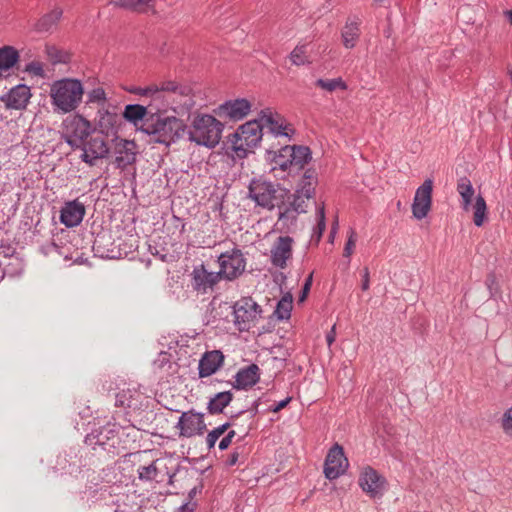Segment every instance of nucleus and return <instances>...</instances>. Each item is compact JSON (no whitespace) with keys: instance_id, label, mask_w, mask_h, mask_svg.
Returning <instances> with one entry per match:
<instances>
[{"instance_id":"nucleus-54","label":"nucleus","mask_w":512,"mask_h":512,"mask_svg":"<svg viewBox=\"0 0 512 512\" xmlns=\"http://www.w3.org/2000/svg\"><path fill=\"white\" fill-rule=\"evenodd\" d=\"M370 287V272H369V269L368 267H365L363 270H362V284H361V289L363 291H367Z\"/></svg>"},{"instance_id":"nucleus-60","label":"nucleus","mask_w":512,"mask_h":512,"mask_svg":"<svg viewBox=\"0 0 512 512\" xmlns=\"http://www.w3.org/2000/svg\"><path fill=\"white\" fill-rule=\"evenodd\" d=\"M202 488H203V485L202 484H199L198 486H195L193 487L189 493H188V498H189V501H192L193 498L196 496L197 493H200L202 491Z\"/></svg>"},{"instance_id":"nucleus-50","label":"nucleus","mask_w":512,"mask_h":512,"mask_svg":"<svg viewBox=\"0 0 512 512\" xmlns=\"http://www.w3.org/2000/svg\"><path fill=\"white\" fill-rule=\"evenodd\" d=\"M312 282H313V273H311L306 279H305V282H304V285L302 287V290H301V293L298 297V302H304L308 296V293L311 289V286H312Z\"/></svg>"},{"instance_id":"nucleus-32","label":"nucleus","mask_w":512,"mask_h":512,"mask_svg":"<svg viewBox=\"0 0 512 512\" xmlns=\"http://www.w3.org/2000/svg\"><path fill=\"white\" fill-rule=\"evenodd\" d=\"M154 0H114L111 4L117 8L126 9L137 13H146L149 8L153 7L151 3Z\"/></svg>"},{"instance_id":"nucleus-16","label":"nucleus","mask_w":512,"mask_h":512,"mask_svg":"<svg viewBox=\"0 0 512 512\" xmlns=\"http://www.w3.org/2000/svg\"><path fill=\"white\" fill-rule=\"evenodd\" d=\"M177 428H179L182 437L190 438L201 435L206 430L204 415L192 410L183 412L177 423Z\"/></svg>"},{"instance_id":"nucleus-59","label":"nucleus","mask_w":512,"mask_h":512,"mask_svg":"<svg viewBox=\"0 0 512 512\" xmlns=\"http://www.w3.org/2000/svg\"><path fill=\"white\" fill-rule=\"evenodd\" d=\"M239 457H240V453H239L237 450L233 451V452L229 455V457H228V459H227V461H226V464H227L228 466H234V465L238 462Z\"/></svg>"},{"instance_id":"nucleus-22","label":"nucleus","mask_w":512,"mask_h":512,"mask_svg":"<svg viewBox=\"0 0 512 512\" xmlns=\"http://www.w3.org/2000/svg\"><path fill=\"white\" fill-rule=\"evenodd\" d=\"M85 215V206L77 199L66 202L61 209L60 221L66 227L71 228L79 225Z\"/></svg>"},{"instance_id":"nucleus-35","label":"nucleus","mask_w":512,"mask_h":512,"mask_svg":"<svg viewBox=\"0 0 512 512\" xmlns=\"http://www.w3.org/2000/svg\"><path fill=\"white\" fill-rule=\"evenodd\" d=\"M470 209L473 210V223L477 227L483 226L487 220V205L484 197L480 194L476 196L475 203L471 204Z\"/></svg>"},{"instance_id":"nucleus-58","label":"nucleus","mask_w":512,"mask_h":512,"mask_svg":"<svg viewBox=\"0 0 512 512\" xmlns=\"http://www.w3.org/2000/svg\"><path fill=\"white\" fill-rule=\"evenodd\" d=\"M336 339V325L334 324L331 330L326 334V341L328 346L330 347Z\"/></svg>"},{"instance_id":"nucleus-1","label":"nucleus","mask_w":512,"mask_h":512,"mask_svg":"<svg viewBox=\"0 0 512 512\" xmlns=\"http://www.w3.org/2000/svg\"><path fill=\"white\" fill-rule=\"evenodd\" d=\"M164 106L154 108L139 130L152 136L155 142L169 145L184 135L186 125L183 120L163 113Z\"/></svg>"},{"instance_id":"nucleus-38","label":"nucleus","mask_w":512,"mask_h":512,"mask_svg":"<svg viewBox=\"0 0 512 512\" xmlns=\"http://www.w3.org/2000/svg\"><path fill=\"white\" fill-rule=\"evenodd\" d=\"M19 59L18 51L12 46L0 48V69L8 70L12 68Z\"/></svg>"},{"instance_id":"nucleus-62","label":"nucleus","mask_w":512,"mask_h":512,"mask_svg":"<svg viewBox=\"0 0 512 512\" xmlns=\"http://www.w3.org/2000/svg\"><path fill=\"white\" fill-rule=\"evenodd\" d=\"M1 249H2L4 256H6V257H9V256L13 255V253H14V250L10 246L1 245Z\"/></svg>"},{"instance_id":"nucleus-45","label":"nucleus","mask_w":512,"mask_h":512,"mask_svg":"<svg viewBox=\"0 0 512 512\" xmlns=\"http://www.w3.org/2000/svg\"><path fill=\"white\" fill-rule=\"evenodd\" d=\"M158 475V468L156 461L152 462L148 466H141L138 468V477L142 481L155 480Z\"/></svg>"},{"instance_id":"nucleus-27","label":"nucleus","mask_w":512,"mask_h":512,"mask_svg":"<svg viewBox=\"0 0 512 512\" xmlns=\"http://www.w3.org/2000/svg\"><path fill=\"white\" fill-rule=\"evenodd\" d=\"M260 379V369L256 364L240 369L235 375V389H247L255 385Z\"/></svg>"},{"instance_id":"nucleus-29","label":"nucleus","mask_w":512,"mask_h":512,"mask_svg":"<svg viewBox=\"0 0 512 512\" xmlns=\"http://www.w3.org/2000/svg\"><path fill=\"white\" fill-rule=\"evenodd\" d=\"M276 207L278 210L288 209L298 212H307L308 202L304 200V197L299 196V194L291 193L287 190L285 197H281L277 201Z\"/></svg>"},{"instance_id":"nucleus-3","label":"nucleus","mask_w":512,"mask_h":512,"mask_svg":"<svg viewBox=\"0 0 512 512\" xmlns=\"http://www.w3.org/2000/svg\"><path fill=\"white\" fill-rule=\"evenodd\" d=\"M262 125L258 119L248 121L228 137V148L233 157L244 159L253 152L263 137Z\"/></svg>"},{"instance_id":"nucleus-47","label":"nucleus","mask_w":512,"mask_h":512,"mask_svg":"<svg viewBox=\"0 0 512 512\" xmlns=\"http://www.w3.org/2000/svg\"><path fill=\"white\" fill-rule=\"evenodd\" d=\"M356 240H357L356 232L353 229H350L349 235H348V239L346 241V244H345V247H344V251H343V255L345 257L349 258L353 254V251H354V248H355V244H356Z\"/></svg>"},{"instance_id":"nucleus-64","label":"nucleus","mask_w":512,"mask_h":512,"mask_svg":"<svg viewBox=\"0 0 512 512\" xmlns=\"http://www.w3.org/2000/svg\"><path fill=\"white\" fill-rule=\"evenodd\" d=\"M206 443H207L208 449L210 450V449L214 448L216 441L213 439L211 440L210 437L207 436Z\"/></svg>"},{"instance_id":"nucleus-53","label":"nucleus","mask_w":512,"mask_h":512,"mask_svg":"<svg viewBox=\"0 0 512 512\" xmlns=\"http://www.w3.org/2000/svg\"><path fill=\"white\" fill-rule=\"evenodd\" d=\"M235 435H236V433L234 430L228 431L227 434L219 442V449L226 450L231 445L232 440L235 437Z\"/></svg>"},{"instance_id":"nucleus-4","label":"nucleus","mask_w":512,"mask_h":512,"mask_svg":"<svg viewBox=\"0 0 512 512\" xmlns=\"http://www.w3.org/2000/svg\"><path fill=\"white\" fill-rule=\"evenodd\" d=\"M224 125L209 114L197 115L189 129L188 138L198 145L214 148L220 141Z\"/></svg>"},{"instance_id":"nucleus-61","label":"nucleus","mask_w":512,"mask_h":512,"mask_svg":"<svg viewBox=\"0 0 512 512\" xmlns=\"http://www.w3.org/2000/svg\"><path fill=\"white\" fill-rule=\"evenodd\" d=\"M337 229H338V220L336 219L331 227V231H330V235H329V239L330 241H333L334 237H335V234L337 232Z\"/></svg>"},{"instance_id":"nucleus-31","label":"nucleus","mask_w":512,"mask_h":512,"mask_svg":"<svg viewBox=\"0 0 512 512\" xmlns=\"http://www.w3.org/2000/svg\"><path fill=\"white\" fill-rule=\"evenodd\" d=\"M233 400L231 391H224L215 394L207 404V410L210 414H220Z\"/></svg>"},{"instance_id":"nucleus-34","label":"nucleus","mask_w":512,"mask_h":512,"mask_svg":"<svg viewBox=\"0 0 512 512\" xmlns=\"http://www.w3.org/2000/svg\"><path fill=\"white\" fill-rule=\"evenodd\" d=\"M63 11L60 8H55L51 12L42 16L35 25L38 32L50 31L62 17Z\"/></svg>"},{"instance_id":"nucleus-17","label":"nucleus","mask_w":512,"mask_h":512,"mask_svg":"<svg viewBox=\"0 0 512 512\" xmlns=\"http://www.w3.org/2000/svg\"><path fill=\"white\" fill-rule=\"evenodd\" d=\"M251 110V103L244 98L229 100L221 104L216 114L221 118L238 121L243 119Z\"/></svg>"},{"instance_id":"nucleus-52","label":"nucleus","mask_w":512,"mask_h":512,"mask_svg":"<svg viewBox=\"0 0 512 512\" xmlns=\"http://www.w3.org/2000/svg\"><path fill=\"white\" fill-rule=\"evenodd\" d=\"M25 71L31 72L36 76H42L44 73L43 66L40 62L33 61L26 65Z\"/></svg>"},{"instance_id":"nucleus-43","label":"nucleus","mask_w":512,"mask_h":512,"mask_svg":"<svg viewBox=\"0 0 512 512\" xmlns=\"http://www.w3.org/2000/svg\"><path fill=\"white\" fill-rule=\"evenodd\" d=\"M150 88H151V90H156V91H151L148 94L147 97H150L151 101L147 105H153L154 108H156L157 106L165 105L163 107V113H166L167 109L170 106V102L166 99L165 94H163L158 89V85H156V84H151Z\"/></svg>"},{"instance_id":"nucleus-39","label":"nucleus","mask_w":512,"mask_h":512,"mask_svg":"<svg viewBox=\"0 0 512 512\" xmlns=\"http://www.w3.org/2000/svg\"><path fill=\"white\" fill-rule=\"evenodd\" d=\"M158 89L163 93H172L180 96H189L191 88L187 85L179 84L176 81L167 80L158 85Z\"/></svg>"},{"instance_id":"nucleus-44","label":"nucleus","mask_w":512,"mask_h":512,"mask_svg":"<svg viewBox=\"0 0 512 512\" xmlns=\"http://www.w3.org/2000/svg\"><path fill=\"white\" fill-rule=\"evenodd\" d=\"M317 225L313 229L312 239H315L316 243H318L322 235L326 229V218H325V207L324 204L317 207L316 211Z\"/></svg>"},{"instance_id":"nucleus-55","label":"nucleus","mask_w":512,"mask_h":512,"mask_svg":"<svg viewBox=\"0 0 512 512\" xmlns=\"http://www.w3.org/2000/svg\"><path fill=\"white\" fill-rule=\"evenodd\" d=\"M291 400H292V398H291V397H287V398H285L284 400H282V401L278 402L277 404H275V405L271 406V407L269 408V410H270L271 412H273V413H277V412H279L280 410L284 409V408H285V407L290 403V401H291Z\"/></svg>"},{"instance_id":"nucleus-14","label":"nucleus","mask_w":512,"mask_h":512,"mask_svg":"<svg viewBox=\"0 0 512 512\" xmlns=\"http://www.w3.org/2000/svg\"><path fill=\"white\" fill-rule=\"evenodd\" d=\"M116 109V107L99 109L96 126L93 129L106 137L116 136L122 124V117L116 112Z\"/></svg>"},{"instance_id":"nucleus-6","label":"nucleus","mask_w":512,"mask_h":512,"mask_svg":"<svg viewBox=\"0 0 512 512\" xmlns=\"http://www.w3.org/2000/svg\"><path fill=\"white\" fill-rule=\"evenodd\" d=\"M93 131L90 121L80 114L68 116L62 122V139L72 149L82 147Z\"/></svg>"},{"instance_id":"nucleus-13","label":"nucleus","mask_w":512,"mask_h":512,"mask_svg":"<svg viewBox=\"0 0 512 512\" xmlns=\"http://www.w3.org/2000/svg\"><path fill=\"white\" fill-rule=\"evenodd\" d=\"M432 179H426L415 192L412 203V214L417 220L425 218L431 210L432 206Z\"/></svg>"},{"instance_id":"nucleus-23","label":"nucleus","mask_w":512,"mask_h":512,"mask_svg":"<svg viewBox=\"0 0 512 512\" xmlns=\"http://www.w3.org/2000/svg\"><path fill=\"white\" fill-rule=\"evenodd\" d=\"M361 19L358 16L349 17L341 30V41L346 49H353L360 38Z\"/></svg>"},{"instance_id":"nucleus-11","label":"nucleus","mask_w":512,"mask_h":512,"mask_svg":"<svg viewBox=\"0 0 512 512\" xmlns=\"http://www.w3.org/2000/svg\"><path fill=\"white\" fill-rule=\"evenodd\" d=\"M294 239L290 236H279L270 249V263L275 268L284 270L293 258Z\"/></svg>"},{"instance_id":"nucleus-8","label":"nucleus","mask_w":512,"mask_h":512,"mask_svg":"<svg viewBox=\"0 0 512 512\" xmlns=\"http://www.w3.org/2000/svg\"><path fill=\"white\" fill-rule=\"evenodd\" d=\"M261 307L251 298L243 297L233 305L234 323L239 331H248L261 313Z\"/></svg>"},{"instance_id":"nucleus-19","label":"nucleus","mask_w":512,"mask_h":512,"mask_svg":"<svg viewBox=\"0 0 512 512\" xmlns=\"http://www.w3.org/2000/svg\"><path fill=\"white\" fill-rule=\"evenodd\" d=\"M224 364V355L220 350L205 352L198 365L200 378H206L216 373Z\"/></svg>"},{"instance_id":"nucleus-18","label":"nucleus","mask_w":512,"mask_h":512,"mask_svg":"<svg viewBox=\"0 0 512 512\" xmlns=\"http://www.w3.org/2000/svg\"><path fill=\"white\" fill-rule=\"evenodd\" d=\"M358 483L369 496L376 497L382 494L386 481L375 469L367 466L361 471Z\"/></svg>"},{"instance_id":"nucleus-57","label":"nucleus","mask_w":512,"mask_h":512,"mask_svg":"<svg viewBox=\"0 0 512 512\" xmlns=\"http://www.w3.org/2000/svg\"><path fill=\"white\" fill-rule=\"evenodd\" d=\"M196 506H197L196 502L188 501L187 503H185L181 507H179L178 512H194Z\"/></svg>"},{"instance_id":"nucleus-51","label":"nucleus","mask_w":512,"mask_h":512,"mask_svg":"<svg viewBox=\"0 0 512 512\" xmlns=\"http://www.w3.org/2000/svg\"><path fill=\"white\" fill-rule=\"evenodd\" d=\"M238 416V414L236 415H232L230 417V420L225 422L224 424L216 427L213 429V431L216 433V435L220 438L231 426L234 425V419Z\"/></svg>"},{"instance_id":"nucleus-41","label":"nucleus","mask_w":512,"mask_h":512,"mask_svg":"<svg viewBox=\"0 0 512 512\" xmlns=\"http://www.w3.org/2000/svg\"><path fill=\"white\" fill-rule=\"evenodd\" d=\"M315 85L323 90H326L328 92H334L336 90H346L347 84L346 82L341 78H333V79H318L315 82Z\"/></svg>"},{"instance_id":"nucleus-28","label":"nucleus","mask_w":512,"mask_h":512,"mask_svg":"<svg viewBox=\"0 0 512 512\" xmlns=\"http://www.w3.org/2000/svg\"><path fill=\"white\" fill-rule=\"evenodd\" d=\"M317 183L318 178L315 169H307L299 181L294 193L304 197V200L308 202L315 195Z\"/></svg>"},{"instance_id":"nucleus-40","label":"nucleus","mask_w":512,"mask_h":512,"mask_svg":"<svg viewBox=\"0 0 512 512\" xmlns=\"http://www.w3.org/2000/svg\"><path fill=\"white\" fill-rule=\"evenodd\" d=\"M135 396H139L137 391H133L131 389L121 390L116 394L115 406L121 408H131L136 406Z\"/></svg>"},{"instance_id":"nucleus-9","label":"nucleus","mask_w":512,"mask_h":512,"mask_svg":"<svg viewBox=\"0 0 512 512\" xmlns=\"http://www.w3.org/2000/svg\"><path fill=\"white\" fill-rule=\"evenodd\" d=\"M85 443L94 449L95 446L104 450L114 449L119 444V427L116 424L107 423L94 429L85 437Z\"/></svg>"},{"instance_id":"nucleus-5","label":"nucleus","mask_w":512,"mask_h":512,"mask_svg":"<svg viewBox=\"0 0 512 512\" xmlns=\"http://www.w3.org/2000/svg\"><path fill=\"white\" fill-rule=\"evenodd\" d=\"M285 194L287 189L262 178L251 180L248 186L249 198L258 206L268 210L274 209L279 198L285 197Z\"/></svg>"},{"instance_id":"nucleus-63","label":"nucleus","mask_w":512,"mask_h":512,"mask_svg":"<svg viewBox=\"0 0 512 512\" xmlns=\"http://www.w3.org/2000/svg\"><path fill=\"white\" fill-rule=\"evenodd\" d=\"M57 464L61 466L62 469H65L66 468V464H67V459L65 456H59L57 458Z\"/></svg>"},{"instance_id":"nucleus-21","label":"nucleus","mask_w":512,"mask_h":512,"mask_svg":"<svg viewBox=\"0 0 512 512\" xmlns=\"http://www.w3.org/2000/svg\"><path fill=\"white\" fill-rule=\"evenodd\" d=\"M31 98L30 88L24 84L13 87L1 100L8 109H25Z\"/></svg>"},{"instance_id":"nucleus-12","label":"nucleus","mask_w":512,"mask_h":512,"mask_svg":"<svg viewBox=\"0 0 512 512\" xmlns=\"http://www.w3.org/2000/svg\"><path fill=\"white\" fill-rule=\"evenodd\" d=\"M348 459L344 454L343 447L335 443L328 451L324 463V474L329 480H334L345 473L348 467Z\"/></svg>"},{"instance_id":"nucleus-37","label":"nucleus","mask_w":512,"mask_h":512,"mask_svg":"<svg viewBox=\"0 0 512 512\" xmlns=\"http://www.w3.org/2000/svg\"><path fill=\"white\" fill-rule=\"evenodd\" d=\"M293 307V298L290 293H286L277 303L274 315L280 321L288 320L291 317Z\"/></svg>"},{"instance_id":"nucleus-30","label":"nucleus","mask_w":512,"mask_h":512,"mask_svg":"<svg viewBox=\"0 0 512 512\" xmlns=\"http://www.w3.org/2000/svg\"><path fill=\"white\" fill-rule=\"evenodd\" d=\"M457 192L461 196V208L468 212L471 208L472 198L475 190L470 179L466 176L461 177L457 181Z\"/></svg>"},{"instance_id":"nucleus-33","label":"nucleus","mask_w":512,"mask_h":512,"mask_svg":"<svg viewBox=\"0 0 512 512\" xmlns=\"http://www.w3.org/2000/svg\"><path fill=\"white\" fill-rule=\"evenodd\" d=\"M302 212L292 211L288 209L279 210L277 225L280 226L281 232H291L297 223L298 216Z\"/></svg>"},{"instance_id":"nucleus-20","label":"nucleus","mask_w":512,"mask_h":512,"mask_svg":"<svg viewBox=\"0 0 512 512\" xmlns=\"http://www.w3.org/2000/svg\"><path fill=\"white\" fill-rule=\"evenodd\" d=\"M222 279L219 272H209L204 265L195 267L192 272V285L196 291L206 292Z\"/></svg>"},{"instance_id":"nucleus-48","label":"nucleus","mask_w":512,"mask_h":512,"mask_svg":"<svg viewBox=\"0 0 512 512\" xmlns=\"http://www.w3.org/2000/svg\"><path fill=\"white\" fill-rule=\"evenodd\" d=\"M501 427L505 434L512 435V406L504 412Z\"/></svg>"},{"instance_id":"nucleus-49","label":"nucleus","mask_w":512,"mask_h":512,"mask_svg":"<svg viewBox=\"0 0 512 512\" xmlns=\"http://www.w3.org/2000/svg\"><path fill=\"white\" fill-rule=\"evenodd\" d=\"M106 100V93L103 88L98 87L91 90L88 94V101L89 102H105Z\"/></svg>"},{"instance_id":"nucleus-2","label":"nucleus","mask_w":512,"mask_h":512,"mask_svg":"<svg viewBox=\"0 0 512 512\" xmlns=\"http://www.w3.org/2000/svg\"><path fill=\"white\" fill-rule=\"evenodd\" d=\"M84 87L80 80L63 78L50 86L49 96L55 113L67 114L76 110L82 102Z\"/></svg>"},{"instance_id":"nucleus-15","label":"nucleus","mask_w":512,"mask_h":512,"mask_svg":"<svg viewBox=\"0 0 512 512\" xmlns=\"http://www.w3.org/2000/svg\"><path fill=\"white\" fill-rule=\"evenodd\" d=\"M79 149L82 150L81 160L89 166H94L98 159L106 158L110 151L107 142L99 136L85 140Z\"/></svg>"},{"instance_id":"nucleus-56","label":"nucleus","mask_w":512,"mask_h":512,"mask_svg":"<svg viewBox=\"0 0 512 512\" xmlns=\"http://www.w3.org/2000/svg\"><path fill=\"white\" fill-rule=\"evenodd\" d=\"M128 91L132 94L140 95V96H148V94L152 91L149 86L146 87H133L128 89Z\"/></svg>"},{"instance_id":"nucleus-42","label":"nucleus","mask_w":512,"mask_h":512,"mask_svg":"<svg viewBox=\"0 0 512 512\" xmlns=\"http://www.w3.org/2000/svg\"><path fill=\"white\" fill-rule=\"evenodd\" d=\"M290 61L295 66H303L310 64V60L307 56V45L298 44L289 55Z\"/></svg>"},{"instance_id":"nucleus-46","label":"nucleus","mask_w":512,"mask_h":512,"mask_svg":"<svg viewBox=\"0 0 512 512\" xmlns=\"http://www.w3.org/2000/svg\"><path fill=\"white\" fill-rule=\"evenodd\" d=\"M47 55L49 59L54 63H67L70 60L68 53L58 50L56 47H47Z\"/></svg>"},{"instance_id":"nucleus-26","label":"nucleus","mask_w":512,"mask_h":512,"mask_svg":"<svg viewBox=\"0 0 512 512\" xmlns=\"http://www.w3.org/2000/svg\"><path fill=\"white\" fill-rule=\"evenodd\" d=\"M153 110V105L129 104L126 105L122 117L139 129V123L144 124Z\"/></svg>"},{"instance_id":"nucleus-25","label":"nucleus","mask_w":512,"mask_h":512,"mask_svg":"<svg viewBox=\"0 0 512 512\" xmlns=\"http://www.w3.org/2000/svg\"><path fill=\"white\" fill-rule=\"evenodd\" d=\"M136 144L134 141L120 139L115 145V162L119 168H125L136 160Z\"/></svg>"},{"instance_id":"nucleus-36","label":"nucleus","mask_w":512,"mask_h":512,"mask_svg":"<svg viewBox=\"0 0 512 512\" xmlns=\"http://www.w3.org/2000/svg\"><path fill=\"white\" fill-rule=\"evenodd\" d=\"M267 154L268 156L273 155L271 158V161L274 163L272 170L279 168L282 171H288L289 173H292L291 164H289V153L283 152V147H281L278 151L267 149Z\"/></svg>"},{"instance_id":"nucleus-10","label":"nucleus","mask_w":512,"mask_h":512,"mask_svg":"<svg viewBox=\"0 0 512 512\" xmlns=\"http://www.w3.org/2000/svg\"><path fill=\"white\" fill-rule=\"evenodd\" d=\"M262 125V130L267 128L268 131L275 137L283 136L290 139L295 133L294 128L286 119L277 112L271 110H262L258 118Z\"/></svg>"},{"instance_id":"nucleus-24","label":"nucleus","mask_w":512,"mask_h":512,"mask_svg":"<svg viewBox=\"0 0 512 512\" xmlns=\"http://www.w3.org/2000/svg\"><path fill=\"white\" fill-rule=\"evenodd\" d=\"M283 152L289 153L292 172L302 170L312 159L311 151L307 146H283Z\"/></svg>"},{"instance_id":"nucleus-7","label":"nucleus","mask_w":512,"mask_h":512,"mask_svg":"<svg viewBox=\"0 0 512 512\" xmlns=\"http://www.w3.org/2000/svg\"><path fill=\"white\" fill-rule=\"evenodd\" d=\"M219 273L222 279L233 281L239 278L246 269V258L238 247L223 252L218 256Z\"/></svg>"}]
</instances>
